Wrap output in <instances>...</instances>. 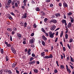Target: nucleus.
Instances as JSON below:
<instances>
[{
  "label": "nucleus",
  "mask_w": 74,
  "mask_h": 74,
  "mask_svg": "<svg viewBox=\"0 0 74 74\" xmlns=\"http://www.w3.org/2000/svg\"><path fill=\"white\" fill-rule=\"evenodd\" d=\"M9 74H12V72H11V71H9Z\"/></svg>",
  "instance_id": "603ef678"
},
{
  "label": "nucleus",
  "mask_w": 74,
  "mask_h": 74,
  "mask_svg": "<svg viewBox=\"0 0 74 74\" xmlns=\"http://www.w3.org/2000/svg\"><path fill=\"white\" fill-rule=\"evenodd\" d=\"M42 38L45 41H46L47 40V39L45 37V36L44 35H43V36H42Z\"/></svg>",
  "instance_id": "39448f33"
},
{
  "label": "nucleus",
  "mask_w": 74,
  "mask_h": 74,
  "mask_svg": "<svg viewBox=\"0 0 74 74\" xmlns=\"http://www.w3.org/2000/svg\"><path fill=\"white\" fill-rule=\"evenodd\" d=\"M9 71L8 70H6L5 71H4V72H6V73H8L9 72Z\"/></svg>",
  "instance_id": "58836bf2"
},
{
  "label": "nucleus",
  "mask_w": 74,
  "mask_h": 74,
  "mask_svg": "<svg viewBox=\"0 0 74 74\" xmlns=\"http://www.w3.org/2000/svg\"><path fill=\"white\" fill-rule=\"evenodd\" d=\"M27 14L26 13L24 15L22 16L21 18H26L27 17Z\"/></svg>",
  "instance_id": "7ed1b4c3"
},
{
  "label": "nucleus",
  "mask_w": 74,
  "mask_h": 74,
  "mask_svg": "<svg viewBox=\"0 0 74 74\" xmlns=\"http://www.w3.org/2000/svg\"><path fill=\"white\" fill-rule=\"evenodd\" d=\"M34 40V39L33 38V39H30L29 40V42L31 44H33V43L34 42V41L33 40Z\"/></svg>",
  "instance_id": "6e6552de"
},
{
  "label": "nucleus",
  "mask_w": 74,
  "mask_h": 74,
  "mask_svg": "<svg viewBox=\"0 0 74 74\" xmlns=\"http://www.w3.org/2000/svg\"><path fill=\"white\" fill-rule=\"evenodd\" d=\"M70 57H69V56H68V57L66 58L67 60H68V61L69 60H70Z\"/></svg>",
  "instance_id": "7c9ffc66"
},
{
  "label": "nucleus",
  "mask_w": 74,
  "mask_h": 74,
  "mask_svg": "<svg viewBox=\"0 0 74 74\" xmlns=\"http://www.w3.org/2000/svg\"><path fill=\"white\" fill-rule=\"evenodd\" d=\"M67 70L68 71L69 73H71V71H70V69H67Z\"/></svg>",
  "instance_id": "c9c22d12"
},
{
  "label": "nucleus",
  "mask_w": 74,
  "mask_h": 74,
  "mask_svg": "<svg viewBox=\"0 0 74 74\" xmlns=\"http://www.w3.org/2000/svg\"><path fill=\"white\" fill-rule=\"evenodd\" d=\"M35 54H34V53H32V57H35Z\"/></svg>",
  "instance_id": "79ce46f5"
},
{
  "label": "nucleus",
  "mask_w": 74,
  "mask_h": 74,
  "mask_svg": "<svg viewBox=\"0 0 74 74\" xmlns=\"http://www.w3.org/2000/svg\"><path fill=\"white\" fill-rule=\"evenodd\" d=\"M42 43L43 45V46H45V42L44 41H42Z\"/></svg>",
  "instance_id": "a211bd4d"
},
{
  "label": "nucleus",
  "mask_w": 74,
  "mask_h": 74,
  "mask_svg": "<svg viewBox=\"0 0 74 74\" xmlns=\"http://www.w3.org/2000/svg\"><path fill=\"white\" fill-rule=\"evenodd\" d=\"M58 38H56L55 40V42H57V41H58Z\"/></svg>",
  "instance_id": "49530a36"
},
{
  "label": "nucleus",
  "mask_w": 74,
  "mask_h": 74,
  "mask_svg": "<svg viewBox=\"0 0 74 74\" xmlns=\"http://www.w3.org/2000/svg\"><path fill=\"white\" fill-rule=\"evenodd\" d=\"M11 49L12 51H14V50H15V49H14V48H13V47H11Z\"/></svg>",
  "instance_id": "72a5a7b5"
},
{
  "label": "nucleus",
  "mask_w": 74,
  "mask_h": 74,
  "mask_svg": "<svg viewBox=\"0 0 74 74\" xmlns=\"http://www.w3.org/2000/svg\"><path fill=\"white\" fill-rule=\"evenodd\" d=\"M55 28H56V26H55V25H53L52 27H51V30L53 31L55 29Z\"/></svg>",
  "instance_id": "f257e3e1"
},
{
  "label": "nucleus",
  "mask_w": 74,
  "mask_h": 74,
  "mask_svg": "<svg viewBox=\"0 0 74 74\" xmlns=\"http://www.w3.org/2000/svg\"><path fill=\"white\" fill-rule=\"evenodd\" d=\"M63 49L64 51H66V48H65V47H63Z\"/></svg>",
  "instance_id": "c03bdc74"
},
{
  "label": "nucleus",
  "mask_w": 74,
  "mask_h": 74,
  "mask_svg": "<svg viewBox=\"0 0 74 74\" xmlns=\"http://www.w3.org/2000/svg\"><path fill=\"white\" fill-rule=\"evenodd\" d=\"M61 68V69H64V66L63 65H61L60 66Z\"/></svg>",
  "instance_id": "a878e982"
},
{
  "label": "nucleus",
  "mask_w": 74,
  "mask_h": 74,
  "mask_svg": "<svg viewBox=\"0 0 74 74\" xmlns=\"http://www.w3.org/2000/svg\"><path fill=\"white\" fill-rule=\"evenodd\" d=\"M44 58L45 59H49V56H46Z\"/></svg>",
  "instance_id": "4be33fe9"
},
{
  "label": "nucleus",
  "mask_w": 74,
  "mask_h": 74,
  "mask_svg": "<svg viewBox=\"0 0 74 74\" xmlns=\"http://www.w3.org/2000/svg\"><path fill=\"white\" fill-rule=\"evenodd\" d=\"M16 62H14L13 63L12 65V67L13 68L14 67L16 66Z\"/></svg>",
  "instance_id": "423d86ee"
},
{
  "label": "nucleus",
  "mask_w": 74,
  "mask_h": 74,
  "mask_svg": "<svg viewBox=\"0 0 74 74\" xmlns=\"http://www.w3.org/2000/svg\"><path fill=\"white\" fill-rule=\"evenodd\" d=\"M30 27H31L30 26H29L27 27L28 29H30Z\"/></svg>",
  "instance_id": "338daca9"
},
{
  "label": "nucleus",
  "mask_w": 74,
  "mask_h": 74,
  "mask_svg": "<svg viewBox=\"0 0 74 74\" xmlns=\"http://www.w3.org/2000/svg\"><path fill=\"white\" fill-rule=\"evenodd\" d=\"M62 22L63 23H65V25H67V23H66V21L64 20H62Z\"/></svg>",
  "instance_id": "20e7f679"
},
{
  "label": "nucleus",
  "mask_w": 74,
  "mask_h": 74,
  "mask_svg": "<svg viewBox=\"0 0 74 74\" xmlns=\"http://www.w3.org/2000/svg\"><path fill=\"white\" fill-rule=\"evenodd\" d=\"M72 15V13L71 12H69V13H68V15Z\"/></svg>",
  "instance_id": "09e8293b"
},
{
  "label": "nucleus",
  "mask_w": 74,
  "mask_h": 74,
  "mask_svg": "<svg viewBox=\"0 0 74 74\" xmlns=\"http://www.w3.org/2000/svg\"><path fill=\"white\" fill-rule=\"evenodd\" d=\"M14 33H15V31H12V35L14 34Z\"/></svg>",
  "instance_id": "4d7b16f0"
},
{
  "label": "nucleus",
  "mask_w": 74,
  "mask_h": 74,
  "mask_svg": "<svg viewBox=\"0 0 74 74\" xmlns=\"http://www.w3.org/2000/svg\"><path fill=\"white\" fill-rule=\"evenodd\" d=\"M39 10L40 9H39V8H36V11H39Z\"/></svg>",
  "instance_id": "473e14b6"
},
{
  "label": "nucleus",
  "mask_w": 74,
  "mask_h": 74,
  "mask_svg": "<svg viewBox=\"0 0 74 74\" xmlns=\"http://www.w3.org/2000/svg\"><path fill=\"white\" fill-rule=\"evenodd\" d=\"M63 5L64 7H68L67 4L66 3H63Z\"/></svg>",
  "instance_id": "2eb2a0df"
},
{
  "label": "nucleus",
  "mask_w": 74,
  "mask_h": 74,
  "mask_svg": "<svg viewBox=\"0 0 74 74\" xmlns=\"http://www.w3.org/2000/svg\"><path fill=\"white\" fill-rule=\"evenodd\" d=\"M71 23H69L67 25V27L68 28H70V27H71Z\"/></svg>",
  "instance_id": "0eeeda50"
},
{
  "label": "nucleus",
  "mask_w": 74,
  "mask_h": 74,
  "mask_svg": "<svg viewBox=\"0 0 74 74\" xmlns=\"http://www.w3.org/2000/svg\"><path fill=\"white\" fill-rule=\"evenodd\" d=\"M36 63L35 61H32L29 62V64H34Z\"/></svg>",
  "instance_id": "1a4fd4ad"
},
{
  "label": "nucleus",
  "mask_w": 74,
  "mask_h": 74,
  "mask_svg": "<svg viewBox=\"0 0 74 74\" xmlns=\"http://www.w3.org/2000/svg\"><path fill=\"white\" fill-rule=\"evenodd\" d=\"M23 2L24 3H26V0H24Z\"/></svg>",
  "instance_id": "774afa93"
},
{
  "label": "nucleus",
  "mask_w": 74,
  "mask_h": 74,
  "mask_svg": "<svg viewBox=\"0 0 74 74\" xmlns=\"http://www.w3.org/2000/svg\"><path fill=\"white\" fill-rule=\"evenodd\" d=\"M17 36H18V37H21V36H22L21 35V34H18V33L17 34Z\"/></svg>",
  "instance_id": "f3484780"
},
{
  "label": "nucleus",
  "mask_w": 74,
  "mask_h": 74,
  "mask_svg": "<svg viewBox=\"0 0 74 74\" xmlns=\"http://www.w3.org/2000/svg\"><path fill=\"white\" fill-rule=\"evenodd\" d=\"M27 23L26 22L25 23V24H24V27H26V26H27Z\"/></svg>",
  "instance_id": "2f4dec72"
},
{
  "label": "nucleus",
  "mask_w": 74,
  "mask_h": 74,
  "mask_svg": "<svg viewBox=\"0 0 74 74\" xmlns=\"http://www.w3.org/2000/svg\"><path fill=\"white\" fill-rule=\"evenodd\" d=\"M49 58H52V55H50L49 56Z\"/></svg>",
  "instance_id": "864d4df0"
},
{
  "label": "nucleus",
  "mask_w": 74,
  "mask_h": 74,
  "mask_svg": "<svg viewBox=\"0 0 74 74\" xmlns=\"http://www.w3.org/2000/svg\"><path fill=\"white\" fill-rule=\"evenodd\" d=\"M58 32H57L56 34V36H58Z\"/></svg>",
  "instance_id": "680f3d73"
},
{
  "label": "nucleus",
  "mask_w": 74,
  "mask_h": 74,
  "mask_svg": "<svg viewBox=\"0 0 74 74\" xmlns=\"http://www.w3.org/2000/svg\"><path fill=\"white\" fill-rule=\"evenodd\" d=\"M4 71V70H1V71H0V72H1V74H2V73H3V71Z\"/></svg>",
  "instance_id": "6e6d98bb"
},
{
  "label": "nucleus",
  "mask_w": 74,
  "mask_h": 74,
  "mask_svg": "<svg viewBox=\"0 0 74 74\" xmlns=\"http://www.w3.org/2000/svg\"><path fill=\"white\" fill-rule=\"evenodd\" d=\"M26 39H24L23 40V44H26V41H26Z\"/></svg>",
  "instance_id": "393cba45"
},
{
  "label": "nucleus",
  "mask_w": 74,
  "mask_h": 74,
  "mask_svg": "<svg viewBox=\"0 0 74 74\" xmlns=\"http://www.w3.org/2000/svg\"><path fill=\"white\" fill-rule=\"evenodd\" d=\"M11 14V15H13V16H15V14H14V13H13V12H11L10 13Z\"/></svg>",
  "instance_id": "8fccbe9b"
},
{
  "label": "nucleus",
  "mask_w": 74,
  "mask_h": 74,
  "mask_svg": "<svg viewBox=\"0 0 74 74\" xmlns=\"http://www.w3.org/2000/svg\"><path fill=\"white\" fill-rule=\"evenodd\" d=\"M30 51H31V49H29L27 52L28 53H29Z\"/></svg>",
  "instance_id": "de8ad7c7"
},
{
  "label": "nucleus",
  "mask_w": 74,
  "mask_h": 74,
  "mask_svg": "<svg viewBox=\"0 0 74 74\" xmlns=\"http://www.w3.org/2000/svg\"><path fill=\"white\" fill-rule=\"evenodd\" d=\"M12 52L14 54H15L16 53V51H15V50H13V51H12Z\"/></svg>",
  "instance_id": "e433bc0d"
},
{
  "label": "nucleus",
  "mask_w": 74,
  "mask_h": 74,
  "mask_svg": "<svg viewBox=\"0 0 74 74\" xmlns=\"http://www.w3.org/2000/svg\"><path fill=\"white\" fill-rule=\"evenodd\" d=\"M34 27V28H36V27H37V26L36 24H35L33 25Z\"/></svg>",
  "instance_id": "3c124183"
},
{
  "label": "nucleus",
  "mask_w": 74,
  "mask_h": 74,
  "mask_svg": "<svg viewBox=\"0 0 74 74\" xmlns=\"http://www.w3.org/2000/svg\"><path fill=\"white\" fill-rule=\"evenodd\" d=\"M7 45L8 47H11V45L10 44H8Z\"/></svg>",
  "instance_id": "a19ab883"
},
{
  "label": "nucleus",
  "mask_w": 74,
  "mask_h": 74,
  "mask_svg": "<svg viewBox=\"0 0 74 74\" xmlns=\"http://www.w3.org/2000/svg\"><path fill=\"white\" fill-rule=\"evenodd\" d=\"M46 2H47V3H48L50 2V0H46Z\"/></svg>",
  "instance_id": "bf43d9fd"
},
{
  "label": "nucleus",
  "mask_w": 74,
  "mask_h": 74,
  "mask_svg": "<svg viewBox=\"0 0 74 74\" xmlns=\"http://www.w3.org/2000/svg\"><path fill=\"white\" fill-rule=\"evenodd\" d=\"M49 36L51 38H53V35L52 34L49 35Z\"/></svg>",
  "instance_id": "6ab92c4d"
},
{
  "label": "nucleus",
  "mask_w": 74,
  "mask_h": 74,
  "mask_svg": "<svg viewBox=\"0 0 74 74\" xmlns=\"http://www.w3.org/2000/svg\"><path fill=\"white\" fill-rule=\"evenodd\" d=\"M1 53H2V54H3V53H4V51H3V49H1Z\"/></svg>",
  "instance_id": "bb28decb"
},
{
  "label": "nucleus",
  "mask_w": 74,
  "mask_h": 74,
  "mask_svg": "<svg viewBox=\"0 0 74 74\" xmlns=\"http://www.w3.org/2000/svg\"><path fill=\"white\" fill-rule=\"evenodd\" d=\"M32 60H33V58L32 57L30 59V61H32Z\"/></svg>",
  "instance_id": "5fc2aeb1"
},
{
  "label": "nucleus",
  "mask_w": 74,
  "mask_h": 74,
  "mask_svg": "<svg viewBox=\"0 0 74 74\" xmlns=\"http://www.w3.org/2000/svg\"><path fill=\"white\" fill-rule=\"evenodd\" d=\"M34 71L36 73H38V70L36 69H34Z\"/></svg>",
  "instance_id": "dca6fc26"
},
{
  "label": "nucleus",
  "mask_w": 74,
  "mask_h": 74,
  "mask_svg": "<svg viewBox=\"0 0 74 74\" xmlns=\"http://www.w3.org/2000/svg\"><path fill=\"white\" fill-rule=\"evenodd\" d=\"M7 30L8 31H10V32H11V31H12V29L11 28H8Z\"/></svg>",
  "instance_id": "cd10ccee"
},
{
  "label": "nucleus",
  "mask_w": 74,
  "mask_h": 74,
  "mask_svg": "<svg viewBox=\"0 0 74 74\" xmlns=\"http://www.w3.org/2000/svg\"><path fill=\"white\" fill-rule=\"evenodd\" d=\"M40 14L41 15H43L44 16L45 15L44 12L43 11H42L40 12Z\"/></svg>",
  "instance_id": "f8f14e48"
},
{
  "label": "nucleus",
  "mask_w": 74,
  "mask_h": 74,
  "mask_svg": "<svg viewBox=\"0 0 74 74\" xmlns=\"http://www.w3.org/2000/svg\"><path fill=\"white\" fill-rule=\"evenodd\" d=\"M70 58H71V62H74V60H73V57H71V56H70Z\"/></svg>",
  "instance_id": "ddd939ff"
},
{
  "label": "nucleus",
  "mask_w": 74,
  "mask_h": 74,
  "mask_svg": "<svg viewBox=\"0 0 74 74\" xmlns=\"http://www.w3.org/2000/svg\"><path fill=\"white\" fill-rule=\"evenodd\" d=\"M10 40L11 41H12V36L11 35L10 36Z\"/></svg>",
  "instance_id": "4c0bfd02"
},
{
  "label": "nucleus",
  "mask_w": 74,
  "mask_h": 74,
  "mask_svg": "<svg viewBox=\"0 0 74 74\" xmlns=\"http://www.w3.org/2000/svg\"><path fill=\"white\" fill-rule=\"evenodd\" d=\"M50 7H53V4H51L50 5Z\"/></svg>",
  "instance_id": "69168bd1"
},
{
  "label": "nucleus",
  "mask_w": 74,
  "mask_h": 74,
  "mask_svg": "<svg viewBox=\"0 0 74 74\" xmlns=\"http://www.w3.org/2000/svg\"><path fill=\"white\" fill-rule=\"evenodd\" d=\"M16 73H17V74H19V71H18V70H16Z\"/></svg>",
  "instance_id": "a18cd8bd"
},
{
  "label": "nucleus",
  "mask_w": 74,
  "mask_h": 74,
  "mask_svg": "<svg viewBox=\"0 0 74 74\" xmlns=\"http://www.w3.org/2000/svg\"><path fill=\"white\" fill-rule=\"evenodd\" d=\"M34 33H32L31 34V36L32 37V36H34Z\"/></svg>",
  "instance_id": "052dcab7"
},
{
  "label": "nucleus",
  "mask_w": 74,
  "mask_h": 74,
  "mask_svg": "<svg viewBox=\"0 0 74 74\" xmlns=\"http://www.w3.org/2000/svg\"><path fill=\"white\" fill-rule=\"evenodd\" d=\"M9 5H8V4L7 5L5 6V8H9V7H10V6Z\"/></svg>",
  "instance_id": "37998d69"
},
{
  "label": "nucleus",
  "mask_w": 74,
  "mask_h": 74,
  "mask_svg": "<svg viewBox=\"0 0 74 74\" xmlns=\"http://www.w3.org/2000/svg\"><path fill=\"white\" fill-rule=\"evenodd\" d=\"M5 58L6 59V61H8L9 59H8V56H6L5 57Z\"/></svg>",
  "instance_id": "aec40b11"
},
{
  "label": "nucleus",
  "mask_w": 74,
  "mask_h": 74,
  "mask_svg": "<svg viewBox=\"0 0 74 74\" xmlns=\"http://www.w3.org/2000/svg\"><path fill=\"white\" fill-rule=\"evenodd\" d=\"M15 6L16 7H18V4H17V3H15Z\"/></svg>",
  "instance_id": "c85d7f7f"
},
{
  "label": "nucleus",
  "mask_w": 74,
  "mask_h": 74,
  "mask_svg": "<svg viewBox=\"0 0 74 74\" xmlns=\"http://www.w3.org/2000/svg\"><path fill=\"white\" fill-rule=\"evenodd\" d=\"M73 38H70V40L69 41L70 42H73Z\"/></svg>",
  "instance_id": "5701e85b"
},
{
  "label": "nucleus",
  "mask_w": 74,
  "mask_h": 74,
  "mask_svg": "<svg viewBox=\"0 0 74 74\" xmlns=\"http://www.w3.org/2000/svg\"><path fill=\"white\" fill-rule=\"evenodd\" d=\"M47 20H48V18H45L44 20L45 22H47Z\"/></svg>",
  "instance_id": "c756f323"
},
{
  "label": "nucleus",
  "mask_w": 74,
  "mask_h": 74,
  "mask_svg": "<svg viewBox=\"0 0 74 74\" xmlns=\"http://www.w3.org/2000/svg\"><path fill=\"white\" fill-rule=\"evenodd\" d=\"M14 4H15V1H13L12 3V5H14Z\"/></svg>",
  "instance_id": "f704fd0d"
},
{
  "label": "nucleus",
  "mask_w": 74,
  "mask_h": 74,
  "mask_svg": "<svg viewBox=\"0 0 74 74\" xmlns=\"http://www.w3.org/2000/svg\"><path fill=\"white\" fill-rule=\"evenodd\" d=\"M70 18L71 19V23H73V22H74V18H71V17H70Z\"/></svg>",
  "instance_id": "9b49d317"
},
{
  "label": "nucleus",
  "mask_w": 74,
  "mask_h": 74,
  "mask_svg": "<svg viewBox=\"0 0 74 74\" xmlns=\"http://www.w3.org/2000/svg\"><path fill=\"white\" fill-rule=\"evenodd\" d=\"M59 5L60 7H61V6H62V3H60Z\"/></svg>",
  "instance_id": "e2e57ef3"
},
{
  "label": "nucleus",
  "mask_w": 74,
  "mask_h": 74,
  "mask_svg": "<svg viewBox=\"0 0 74 74\" xmlns=\"http://www.w3.org/2000/svg\"><path fill=\"white\" fill-rule=\"evenodd\" d=\"M65 37L66 39H67V38H68V35H67V34H66L65 35Z\"/></svg>",
  "instance_id": "b1692460"
},
{
  "label": "nucleus",
  "mask_w": 74,
  "mask_h": 74,
  "mask_svg": "<svg viewBox=\"0 0 74 74\" xmlns=\"http://www.w3.org/2000/svg\"><path fill=\"white\" fill-rule=\"evenodd\" d=\"M56 17H59L60 16V13H57L56 14Z\"/></svg>",
  "instance_id": "9d476101"
},
{
  "label": "nucleus",
  "mask_w": 74,
  "mask_h": 74,
  "mask_svg": "<svg viewBox=\"0 0 74 74\" xmlns=\"http://www.w3.org/2000/svg\"><path fill=\"white\" fill-rule=\"evenodd\" d=\"M11 2H12V1L11 0H9L8 1V5H10V3H11Z\"/></svg>",
  "instance_id": "4468645a"
},
{
  "label": "nucleus",
  "mask_w": 74,
  "mask_h": 74,
  "mask_svg": "<svg viewBox=\"0 0 74 74\" xmlns=\"http://www.w3.org/2000/svg\"><path fill=\"white\" fill-rule=\"evenodd\" d=\"M45 33L46 35L47 36H49V35L48 34V33Z\"/></svg>",
  "instance_id": "0e129e2a"
},
{
  "label": "nucleus",
  "mask_w": 74,
  "mask_h": 74,
  "mask_svg": "<svg viewBox=\"0 0 74 74\" xmlns=\"http://www.w3.org/2000/svg\"><path fill=\"white\" fill-rule=\"evenodd\" d=\"M42 32H43V33H46L45 31V30H44V28H42Z\"/></svg>",
  "instance_id": "412c9836"
},
{
  "label": "nucleus",
  "mask_w": 74,
  "mask_h": 74,
  "mask_svg": "<svg viewBox=\"0 0 74 74\" xmlns=\"http://www.w3.org/2000/svg\"><path fill=\"white\" fill-rule=\"evenodd\" d=\"M51 22H52L54 23H57V21L55 19H52L51 21Z\"/></svg>",
  "instance_id": "f03ea898"
},
{
  "label": "nucleus",
  "mask_w": 74,
  "mask_h": 74,
  "mask_svg": "<svg viewBox=\"0 0 74 74\" xmlns=\"http://www.w3.org/2000/svg\"><path fill=\"white\" fill-rule=\"evenodd\" d=\"M54 73H58V70H57V69H55L54 70Z\"/></svg>",
  "instance_id": "ea45409f"
},
{
  "label": "nucleus",
  "mask_w": 74,
  "mask_h": 74,
  "mask_svg": "<svg viewBox=\"0 0 74 74\" xmlns=\"http://www.w3.org/2000/svg\"><path fill=\"white\" fill-rule=\"evenodd\" d=\"M67 45L69 48V49H70V46H69V45L68 44H67Z\"/></svg>",
  "instance_id": "13d9d810"
}]
</instances>
